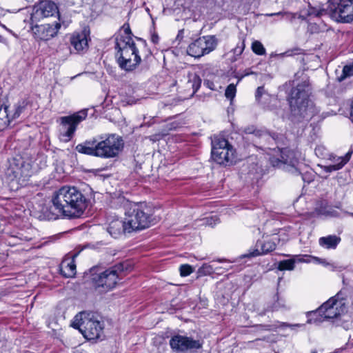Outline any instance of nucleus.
<instances>
[{"label":"nucleus","instance_id":"nucleus-20","mask_svg":"<svg viewBox=\"0 0 353 353\" xmlns=\"http://www.w3.org/2000/svg\"><path fill=\"white\" fill-rule=\"evenodd\" d=\"M89 40L90 32L85 29L81 32H74L70 38L71 46L77 53H83L87 51Z\"/></svg>","mask_w":353,"mask_h":353},{"label":"nucleus","instance_id":"nucleus-42","mask_svg":"<svg viewBox=\"0 0 353 353\" xmlns=\"http://www.w3.org/2000/svg\"><path fill=\"white\" fill-rule=\"evenodd\" d=\"M264 88L263 87H259L256 92V99L258 100L263 94L264 92Z\"/></svg>","mask_w":353,"mask_h":353},{"label":"nucleus","instance_id":"nucleus-17","mask_svg":"<svg viewBox=\"0 0 353 353\" xmlns=\"http://www.w3.org/2000/svg\"><path fill=\"white\" fill-rule=\"evenodd\" d=\"M170 345L174 351L184 352L201 348L203 343L199 340H194L190 337L175 335L170 340Z\"/></svg>","mask_w":353,"mask_h":353},{"label":"nucleus","instance_id":"nucleus-5","mask_svg":"<svg viewBox=\"0 0 353 353\" xmlns=\"http://www.w3.org/2000/svg\"><path fill=\"white\" fill-rule=\"evenodd\" d=\"M311 88L307 80L298 83L291 90L289 104L294 117H309L313 114V108L309 100Z\"/></svg>","mask_w":353,"mask_h":353},{"label":"nucleus","instance_id":"nucleus-43","mask_svg":"<svg viewBox=\"0 0 353 353\" xmlns=\"http://www.w3.org/2000/svg\"><path fill=\"white\" fill-rule=\"evenodd\" d=\"M321 149H322V148H321V147H316V148H315L314 151H315V153H316V155H318V156H319V155H321V156L323 155V153H322V152H321Z\"/></svg>","mask_w":353,"mask_h":353},{"label":"nucleus","instance_id":"nucleus-11","mask_svg":"<svg viewBox=\"0 0 353 353\" xmlns=\"http://www.w3.org/2000/svg\"><path fill=\"white\" fill-rule=\"evenodd\" d=\"M212 158L218 164H231L234 159V150L227 139L214 137L212 140Z\"/></svg>","mask_w":353,"mask_h":353},{"label":"nucleus","instance_id":"nucleus-10","mask_svg":"<svg viewBox=\"0 0 353 353\" xmlns=\"http://www.w3.org/2000/svg\"><path fill=\"white\" fill-rule=\"evenodd\" d=\"M270 163L274 167L286 168L289 172L297 174L299 173L296 166L298 165V159L296 154L294 150L288 148H274L270 150Z\"/></svg>","mask_w":353,"mask_h":353},{"label":"nucleus","instance_id":"nucleus-44","mask_svg":"<svg viewBox=\"0 0 353 353\" xmlns=\"http://www.w3.org/2000/svg\"><path fill=\"white\" fill-rule=\"evenodd\" d=\"M159 41V37L157 35H152V41L154 43H157Z\"/></svg>","mask_w":353,"mask_h":353},{"label":"nucleus","instance_id":"nucleus-38","mask_svg":"<svg viewBox=\"0 0 353 353\" xmlns=\"http://www.w3.org/2000/svg\"><path fill=\"white\" fill-rule=\"evenodd\" d=\"M245 48V43L244 41H241L239 43H238L236 46V48L233 50L234 54L236 56H239L242 54L243 52V50Z\"/></svg>","mask_w":353,"mask_h":353},{"label":"nucleus","instance_id":"nucleus-9","mask_svg":"<svg viewBox=\"0 0 353 353\" xmlns=\"http://www.w3.org/2000/svg\"><path fill=\"white\" fill-rule=\"evenodd\" d=\"M123 265H118L92 275V282L96 289L107 292L113 289L121 278Z\"/></svg>","mask_w":353,"mask_h":353},{"label":"nucleus","instance_id":"nucleus-46","mask_svg":"<svg viewBox=\"0 0 353 353\" xmlns=\"http://www.w3.org/2000/svg\"><path fill=\"white\" fill-rule=\"evenodd\" d=\"M350 119L353 123V101L351 107V112H350Z\"/></svg>","mask_w":353,"mask_h":353},{"label":"nucleus","instance_id":"nucleus-26","mask_svg":"<svg viewBox=\"0 0 353 353\" xmlns=\"http://www.w3.org/2000/svg\"><path fill=\"white\" fill-rule=\"evenodd\" d=\"M341 241V238L336 235H328L319 239V245L325 249H335Z\"/></svg>","mask_w":353,"mask_h":353},{"label":"nucleus","instance_id":"nucleus-16","mask_svg":"<svg viewBox=\"0 0 353 353\" xmlns=\"http://www.w3.org/2000/svg\"><path fill=\"white\" fill-rule=\"evenodd\" d=\"M57 13L58 8L53 1L43 0L34 6L30 19L33 23L44 18L54 16Z\"/></svg>","mask_w":353,"mask_h":353},{"label":"nucleus","instance_id":"nucleus-34","mask_svg":"<svg viewBox=\"0 0 353 353\" xmlns=\"http://www.w3.org/2000/svg\"><path fill=\"white\" fill-rule=\"evenodd\" d=\"M179 270L181 276H187L193 272L194 268L188 264H183L180 266Z\"/></svg>","mask_w":353,"mask_h":353},{"label":"nucleus","instance_id":"nucleus-23","mask_svg":"<svg viewBox=\"0 0 353 353\" xmlns=\"http://www.w3.org/2000/svg\"><path fill=\"white\" fill-rule=\"evenodd\" d=\"M350 159V153L343 157H333L332 159H330L332 163L328 165L324 166V170L327 172H331L340 170L349 161Z\"/></svg>","mask_w":353,"mask_h":353},{"label":"nucleus","instance_id":"nucleus-4","mask_svg":"<svg viewBox=\"0 0 353 353\" xmlns=\"http://www.w3.org/2000/svg\"><path fill=\"white\" fill-rule=\"evenodd\" d=\"M123 208L125 224L130 232L144 230L154 224L151 210L146 203L126 201Z\"/></svg>","mask_w":353,"mask_h":353},{"label":"nucleus","instance_id":"nucleus-14","mask_svg":"<svg viewBox=\"0 0 353 353\" xmlns=\"http://www.w3.org/2000/svg\"><path fill=\"white\" fill-rule=\"evenodd\" d=\"M216 46L217 40L214 36H204L191 43L188 48L187 52L192 57L200 58L213 51Z\"/></svg>","mask_w":353,"mask_h":353},{"label":"nucleus","instance_id":"nucleus-13","mask_svg":"<svg viewBox=\"0 0 353 353\" xmlns=\"http://www.w3.org/2000/svg\"><path fill=\"white\" fill-rule=\"evenodd\" d=\"M88 116V110H81L70 116L61 117L62 132L60 139L65 142L69 141L76 131L77 126Z\"/></svg>","mask_w":353,"mask_h":353},{"label":"nucleus","instance_id":"nucleus-39","mask_svg":"<svg viewBox=\"0 0 353 353\" xmlns=\"http://www.w3.org/2000/svg\"><path fill=\"white\" fill-rule=\"evenodd\" d=\"M203 84L207 88L210 89L211 90H216V88L214 83L212 81L205 80Z\"/></svg>","mask_w":353,"mask_h":353},{"label":"nucleus","instance_id":"nucleus-6","mask_svg":"<svg viewBox=\"0 0 353 353\" xmlns=\"http://www.w3.org/2000/svg\"><path fill=\"white\" fill-rule=\"evenodd\" d=\"M347 294L344 290L339 291L335 296L330 298L323 303L316 311L312 312L310 316H319L323 319H314L311 317L307 320L308 323L321 322L325 319H339L347 310Z\"/></svg>","mask_w":353,"mask_h":353},{"label":"nucleus","instance_id":"nucleus-33","mask_svg":"<svg viewBox=\"0 0 353 353\" xmlns=\"http://www.w3.org/2000/svg\"><path fill=\"white\" fill-rule=\"evenodd\" d=\"M268 17H273V16H277L281 17L282 19H285L289 21H292L293 19L295 18V15L292 13L289 12H279L275 13H270L266 14Z\"/></svg>","mask_w":353,"mask_h":353},{"label":"nucleus","instance_id":"nucleus-27","mask_svg":"<svg viewBox=\"0 0 353 353\" xmlns=\"http://www.w3.org/2000/svg\"><path fill=\"white\" fill-rule=\"evenodd\" d=\"M296 261H303L300 255H295L293 259L281 261L279 263L278 268L280 270H292Z\"/></svg>","mask_w":353,"mask_h":353},{"label":"nucleus","instance_id":"nucleus-36","mask_svg":"<svg viewBox=\"0 0 353 353\" xmlns=\"http://www.w3.org/2000/svg\"><path fill=\"white\" fill-rule=\"evenodd\" d=\"M230 0H206L208 6L214 5L217 7H223L229 3Z\"/></svg>","mask_w":353,"mask_h":353},{"label":"nucleus","instance_id":"nucleus-48","mask_svg":"<svg viewBox=\"0 0 353 353\" xmlns=\"http://www.w3.org/2000/svg\"><path fill=\"white\" fill-rule=\"evenodd\" d=\"M217 261L220 262V263H222V262L226 261V260L225 259H218Z\"/></svg>","mask_w":353,"mask_h":353},{"label":"nucleus","instance_id":"nucleus-32","mask_svg":"<svg viewBox=\"0 0 353 353\" xmlns=\"http://www.w3.org/2000/svg\"><path fill=\"white\" fill-rule=\"evenodd\" d=\"M121 31H123V32H120L115 38V43L117 42V39L119 38V37H130L131 39H133L132 37V32H131V30L130 28V26L129 24H124L123 26H122V28H121Z\"/></svg>","mask_w":353,"mask_h":353},{"label":"nucleus","instance_id":"nucleus-35","mask_svg":"<svg viewBox=\"0 0 353 353\" xmlns=\"http://www.w3.org/2000/svg\"><path fill=\"white\" fill-rule=\"evenodd\" d=\"M351 76H353V63L344 66L343 69V74L340 77V80L341 81Z\"/></svg>","mask_w":353,"mask_h":353},{"label":"nucleus","instance_id":"nucleus-8","mask_svg":"<svg viewBox=\"0 0 353 353\" xmlns=\"http://www.w3.org/2000/svg\"><path fill=\"white\" fill-rule=\"evenodd\" d=\"M8 164L6 171L7 179L10 182L15 181L17 185H26L32 174L31 164L21 157L12 158L8 161Z\"/></svg>","mask_w":353,"mask_h":353},{"label":"nucleus","instance_id":"nucleus-3","mask_svg":"<svg viewBox=\"0 0 353 353\" xmlns=\"http://www.w3.org/2000/svg\"><path fill=\"white\" fill-rule=\"evenodd\" d=\"M138 43L130 37H119L117 39L115 49L119 66L126 72L134 70L141 62L139 54L141 48L146 46L145 40L137 38Z\"/></svg>","mask_w":353,"mask_h":353},{"label":"nucleus","instance_id":"nucleus-19","mask_svg":"<svg viewBox=\"0 0 353 353\" xmlns=\"http://www.w3.org/2000/svg\"><path fill=\"white\" fill-rule=\"evenodd\" d=\"M61 27L59 23L32 26L31 30L34 38L41 41H48L55 37Z\"/></svg>","mask_w":353,"mask_h":353},{"label":"nucleus","instance_id":"nucleus-29","mask_svg":"<svg viewBox=\"0 0 353 353\" xmlns=\"http://www.w3.org/2000/svg\"><path fill=\"white\" fill-rule=\"evenodd\" d=\"M201 79L196 74H191L189 76L188 84L192 88V94H195L201 86Z\"/></svg>","mask_w":353,"mask_h":353},{"label":"nucleus","instance_id":"nucleus-30","mask_svg":"<svg viewBox=\"0 0 353 353\" xmlns=\"http://www.w3.org/2000/svg\"><path fill=\"white\" fill-rule=\"evenodd\" d=\"M252 49L256 54L263 55L265 54V49L260 41H254L252 45Z\"/></svg>","mask_w":353,"mask_h":353},{"label":"nucleus","instance_id":"nucleus-28","mask_svg":"<svg viewBox=\"0 0 353 353\" xmlns=\"http://www.w3.org/2000/svg\"><path fill=\"white\" fill-rule=\"evenodd\" d=\"M274 303L269 305L268 307V310L270 311H277L283 308H286L285 301L283 299H280L277 294H276L274 298Z\"/></svg>","mask_w":353,"mask_h":353},{"label":"nucleus","instance_id":"nucleus-2","mask_svg":"<svg viewBox=\"0 0 353 353\" xmlns=\"http://www.w3.org/2000/svg\"><path fill=\"white\" fill-rule=\"evenodd\" d=\"M124 141L121 137L116 134H105L97 136L78 144L76 150L79 153L111 159L117 157L123 150Z\"/></svg>","mask_w":353,"mask_h":353},{"label":"nucleus","instance_id":"nucleus-45","mask_svg":"<svg viewBox=\"0 0 353 353\" xmlns=\"http://www.w3.org/2000/svg\"><path fill=\"white\" fill-rule=\"evenodd\" d=\"M282 325H283V326H289V327H292V328H293V327H299V324L289 325V324H287V323H282Z\"/></svg>","mask_w":353,"mask_h":353},{"label":"nucleus","instance_id":"nucleus-25","mask_svg":"<svg viewBox=\"0 0 353 353\" xmlns=\"http://www.w3.org/2000/svg\"><path fill=\"white\" fill-rule=\"evenodd\" d=\"M229 268L228 267H217L214 265L204 263L198 270V274L199 276L211 275L213 273L222 274Z\"/></svg>","mask_w":353,"mask_h":353},{"label":"nucleus","instance_id":"nucleus-21","mask_svg":"<svg viewBox=\"0 0 353 353\" xmlns=\"http://www.w3.org/2000/svg\"><path fill=\"white\" fill-rule=\"evenodd\" d=\"M107 231L114 238H117L125 232H130L125 224V219L123 220L118 217H112L108 221Z\"/></svg>","mask_w":353,"mask_h":353},{"label":"nucleus","instance_id":"nucleus-12","mask_svg":"<svg viewBox=\"0 0 353 353\" xmlns=\"http://www.w3.org/2000/svg\"><path fill=\"white\" fill-rule=\"evenodd\" d=\"M330 17L340 23L353 21V0H329Z\"/></svg>","mask_w":353,"mask_h":353},{"label":"nucleus","instance_id":"nucleus-47","mask_svg":"<svg viewBox=\"0 0 353 353\" xmlns=\"http://www.w3.org/2000/svg\"><path fill=\"white\" fill-rule=\"evenodd\" d=\"M321 214H325V215H333L332 212L330 211H325V212H320Z\"/></svg>","mask_w":353,"mask_h":353},{"label":"nucleus","instance_id":"nucleus-31","mask_svg":"<svg viewBox=\"0 0 353 353\" xmlns=\"http://www.w3.org/2000/svg\"><path fill=\"white\" fill-rule=\"evenodd\" d=\"M236 85L234 83H230L225 89V96L227 99L232 100L236 96Z\"/></svg>","mask_w":353,"mask_h":353},{"label":"nucleus","instance_id":"nucleus-15","mask_svg":"<svg viewBox=\"0 0 353 353\" xmlns=\"http://www.w3.org/2000/svg\"><path fill=\"white\" fill-rule=\"evenodd\" d=\"M28 101L21 99L13 107L3 105L0 108V132L9 127L12 122L17 119L26 109Z\"/></svg>","mask_w":353,"mask_h":353},{"label":"nucleus","instance_id":"nucleus-7","mask_svg":"<svg viewBox=\"0 0 353 353\" xmlns=\"http://www.w3.org/2000/svg\"><path fill=\"white\" fill-rule=\"evenodd\" d=\"M88 340L97 339L103 332V323L92 313L82 312L77 314L72 323Z\"/></svg>","mask_w":353,"mask_h":353},{"label":"nucleus","instance_id":"nucleus-41","mask_svg":"<svg viewBox=\"0 0 353 353\" xmlns=\"http://www.w3.org/2000/svg\"><path fill=\"white\" fill-rule=\"evenodd\" d=\"M216 220H217V219L216 217H214V218L211 217V218H206L204 221H205V223L206 225L212 226L213 225L216 224L215 221H216Z\"/></svg>","mask_w":353,"mask_h":353},{"label":"nucleus","instance_id":"nucleus-37","mask_svg":"<svg viewBox=\"0 0 353 353\" xmlns=\"http://www.w3.org/2000/svg\"><path fill=\"white\" fill-rule=\"evenodd\" d=\"M347 310L351 316H353V292L351 293L350 296H347Z\"/></svg>","mask_w":353,"mask_h":353},{"label":"nucleus","instance_id":"nucleus-18","mask_svg":"<svg viewBox=\"0 0 353 353\" xmlns=\"http://www.w3.org/2000/svg\"><path fill=\"white\" fill-rule=\"evenodd\" d=\"M279 239L276 236L263 237V239L257 241L255 247L250 249L244 257H255L266 254L276 249Z\"/></svg>","mask_w":353,"mask_h":353},{"label":"nucleus","instance_id":"nucleus-49","mask_svg":"<svg viewBox=\"0 0 353 353\" xmlns=\"http://www.w3.org/2000/svg\"><path fill=\"white\" fill-rule=\"evenodd\" d=\"M350 214L353 216V213H350Z\"/></svg>","mask_w":353,"mask_h":353},{"label":"nucleus","instance_id":"nucleus-22","mask_svg":"<svg viewBox=\"0 0 353 353\" xmlns=\"http://www.w3.org/2000/svg\"><path fill=\"white\" fill-rule=\"evenodd\" d=\"M74 257L75 256H72L71 258H65L60 265L61 273L65 277H73L77 273Z\"/></svg>","mask_w":353,"mask_h":353},{"label":"nucleus","instance_id":"nucleus-24","mask_svg":"<svg viewBox=\"0 0 353 353\" xmlns=\"http://www.w3.org/2000/svg\"><path fill=\"white\" fill-rule=\"evenodd\" d=\"M327 15L330 17L329 1L325 4H319L315 6H309L307 10V16L320 17Z\"/></svg>","mask_w":353,"mask_h":353},{"label":"nucleus","instance_id":"nucleus-1","mask_svg":"<svg viewBox=\"0 0 353 353\" xmlns=\"http://www.w3.org/2000/svg\"><path fill=\"white\" fill-rule=\"evenodd\" d=\"M53 213L69 219L80 217L87 208V199L74 186H63L52 197Z\"/></svg>","mask_w":353,"mask_h":353},{"label":"nucleus","instance_id":"nucleus-40","mask_svg":"<svg viewBox=\"0 0 353 353\" xmlns=\"http://www.w3.org/2000/svg\"><path fill=\"white\" fill-rule=\"evenodd\" d=\"M298 49L287 50L286 52L278 54L281 57L292 56L294 53V51H297Z\"/></svg>","mask_w":353,"mask_h":353}]
</instances>
